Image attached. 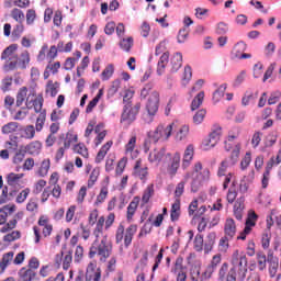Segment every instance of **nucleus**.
<instances>
[{
	"mask_svg": "<svg viewBox=\"0 0 281 281\" xmlns=\"http://www.w3.org/2000/svg\"><path fill=\"white\" fill-rule=\"evenodd\" d=\"M192 159H194V145H188L183 154L182 168H188Z\"/></svg>",
	"mask_w": 281,
	"mask_h": 281,
	"instance_id": "obj_22",
	"label": "nucleus"
},
{
	"mask_svg": "<svg viewBox=\"0 0 281 281\" xmlns=\"http://www.w3.org/2000/svg\"><path fill=\"white\" fill-rule=\"evenodd\" d=\"M155 196V184H148L146 189L143 191L142 195V205H148L150 203V199Z\"/></svg>",
	"mask_w": 281,
	"mask_h": 281,
	"instance_id": "obj_24",
	"label": "nucleus"
},
{
	"mask_svg": "<svg viewBox=\"0 0 281 281\" xmlns=\"http://www.w3.org/2000/svg\"><path fill=\"white\" fill-rule=\"evenodd\" d=\"M26 98H27V87L20 88L16 94V106H21L25 102Z\"/></svg>",
	"mask_w": 281,
	"mask_h": 281,
	"instance_id": "obj_46",
	"label": "nucleus"
},
{
	"mask_svg": "<svg viewBox=\"0 0 281 281\" xmlns=\"http://www.w3.org/2000/svg\"><path fill=\"white\" fill-rule=\"evenodd\" d=\"M57 146H59V147L55 151V161L56 162L60 161V159H63V157H65V153H67V150H69L67 147L61 145L60 142L57 143Z\"/></svg>",
	"mask_w": 281,
	"mask_h": 281,
	"instance_id": "obj_50",
	"label": "nucleus"
},
{
	"mask_svg": "<svg viewBox=\"0 0 281 281\" xmlns=\"http://www.w3.org/2000/svg\"><path fill=\"white\" fill-rule=\"evenodd\" d=\"M258 221V214H256V212H251L248 214V217L246 220V224L245 227H248V229H254V227H256V223Z\"/></svg>",
	"mask_w": 281,
	"mask_h": 281,
	"instance_id": "obj_48",
	"label": "nucleus"
},
{
	"mask_svg": "<svg viewBox=\"0 0 281 281\" xmlns=\"http://www.w3.org/2000/svg\"><path fill=\"white\" fill-rule=\"evenodd\" d=\"M137 234V225L131 224L128 228L124 227V224L120 223L115 231V243L116 245H121L124 243V247L128 249L133 244V238Z\"/></svg>",
	"mask_w": 281,
	"mask_h": 281,
	"instance_id": "obj_5",
	"label": "nucleus"
},
{
	"mask_svg": "<svg viewBox=\"0 0 281 281\" xmlns=\"http://www.w3.org/2000/svg\"><path fill=\"white\" fill-rule=\"evenodd\" d=\"M20 179H23V173L11 172L7 177V183L9 186H14V183H16Z\"/></svg>",
	"mask_w": 281,
	"mask_h": 281,
	"instance_id": "obj_62",
	"label": "nucleus"
},
{
	"mask_svg": "<svg viewBox=\"0 0 281 281\" xmlns=\"http://www.w3.org/2000/svg\"><path fill=\"white\" fill-rule=\"evenodd\" d=\"M47 120V110H43L37 119H36V123H35V131L37 133H41V131H43L44 126H45V122Z\"/></svg>",
	"mask_w": 281,
	"mask_h": 281,
	"instance_id": "obj_34",
	"label": "nucleus"
},
{
	"mask_svg": "<svg viewBox=\"0 0 281 281\" xmlns=\"http://www.w3.org/2000/svg\"><path fill=\"white\" fill-rule=\"evenodd\" d=\"M19 131V123L9 122L2 126V134L10 135L11 133H16Z\"/></svg>",
	"mask_w": 281,
	"mask_h": 281,
	"instance_id": "obj_41",
	"label": "nucleus"
},
{
	"mask_svg": "<svg viewBox=\"0 0 281 281\" xmlns=\"http://www.w3.org/2000/svg\"><path fill=\"white\" fill-rule=\"evenodd\" d=\"M227 273H229V263L224 262L222 263L220 270H218V280L220 281H227Z\"/></svg>",
	"mask_w": 281,
	"mask_h": 281,
	"instance_id": "obj_49",
	"label": "nucleus"
},
{
	"mask_svg": "<svg viewBox=\"0 0 281 281\" xmlns=\"http://www.w3.org/2000/svg\"><path fill=\"white\" fill-rule=\"evenodd\" d=\"M201 170L203 171L201 172ZM194 172H196L198 177L200 178L192 181L191 192H199V189L201 188V182L210 179V169H203V164L199 161L194 165Z\"/></svg>",
	"mask_w": 281,
	"mask_h": 281,
	"instance_id": "obj_10",
	"label": "nucleus"
},
{
	"mask_svg": "<svg viewBox=\"0 0 281 281\" xmlns=\"http://www.w3.org/2000/svg\"><path fill=\"white\" fill-rule=\"evenodd\" d=\"M249 261L245 251L234 250L231 256V269L227 273V281H245Z\"/></svg>",
	"mask_w": 281,
	"mask_h": 281,
	"instance_id": "obj_1",
	"label": "nucleus"
},
{
	"mask_svg": "<svg viewBox=\"0 0 281 281\" xmlns=\"http://www.w3.org/2000/svg\"><path fill=\"white\" fill-rule=\"evenodd\" d=\"M207 212V206L200 205L199 206V200H193L188 207V214L189 216H193V218H201L203 214Z\"/></svg>",
	"mask_w": 281,
	"mask_h": 281,
	"instance_id": "obj_15",
	"label": "nucleus"
},
{
	"mask_svg": "<svg viewBox=\"0 0 281 281\" xmlns=\"http://www.w3.org/2000/svg\"><path fill=\"white\" fill-rule=\"evenodd\" d=\"M186 183L187 181L182 180L176 186L175 199H181V196H183V192H186Z\"/></svg>",
	"mask_w": 281,
	"mask_h": 281,
	"instance_id": "obj_56",
	"label": "nucleus"
},
{
	"mask_svg": "<svg viewBox=\"0 0 281 281\" xmlns=\"http://www.w3.org/2000/svg\"><path fill=\"white\" fill-rule=\"evenodd\" d=\"M98 177H100V169L95 168L91 171L90 177L88 179V188H93V186H95Z\"/></svg>",
	"mask_w": 281,
	"mask_h": 281,
	"instance_id": "obj_57",
	"label": "nucleus"
},
{
	"mask_svg": "<svg viewBox=\"0 0 281 281\" xmlns=\"http://www.w3.org/2000/svg\"><path fill=\"white\" fill-rule=\"evenodd\" d=\"M280 98H281V91L280 90H274L270 93V97L268 99V104H278V102H280Z\"/></svg>",
	"mask_w": 281,
	"mask_h": 281,
	"instance_id": "obj_63",
	"label": "nucleus"
},
{
	"mask_svg": "<svg viewBox=\"0 0 281 281\" xmlns=\"http://www.w3.org/2000/svg\"><path fill=\"white\" fill-rule=\"evenodd\" d=\"M82 258H85V247L78 245L75 249V262L77 265L82 262Z\"/></svg>",
	"mask_w": 281,
	"mask_h": 281,
	"instance_id": "obj_59",
	"label": "nucleus"
},
{
	"mask_svg": "<svg viewBox=\"0 0 281 281\" xmlns=\"http://www.w3.org/2000/svg\"><path fill=\"white\" fill-rule=\"evenodd\" d=\"M34 21H36V10L29 9L26 11V25H34Z\"/></svg>",
	"mask_w": 281,
	"mask_h": 281,
	"instance_id": "obj_64",
	"label": "nucleus"
},
{
	"mask_svg": "<svg viewBox=\"0 0 281 281\" xmlns=\"http://www.w3.org/2000/svg\"><path fill=\"white\" fill-rule=\"evenodd\" d=\"M203 235L202 234H198L195 235L194 237V240H193V249H195V251H203Z\"/></svg>",
	"mask_w": 281,
	"mask_h": 281,
	"instance_id": "obj_54",
	"label": "nucleus"
},
{
	"mask_svg": "<svg viewBox=\"0 0 281 281\" xmlns=\"http://www.w3.org/2000/svg\"><path fill=\"white\" fill-rule=\"evenodd\" d=\"M221 127L214 130L209 136L206 146H209L210 148H214V146H216V144H218L221 139Z\"/></svg>",
	"mask_w": 281,
	"mask_h": 281,
	"instance_id": "obj_30",
	"label": "nucleus"
},
{
	"mask_svg": "<svg viewBox=\"0 0 281 281\" xmlns=\"http://www.w3.org/2000/svg\"><path fill=\"white\" fill-rule=\"evenodd\" d=\"M21 281H35L36 272L32 269L22 268L19 272Z\"/></svg>",
	"mask_w": 281,
	"mask_h": 281,
	"instance_id": "obj_29",
	"label": "nucleus"
},
{
	"mask_svg": "<svg viewBox=\"0 0 281 281\" xmlns=\"http://www.w3.org/2000/svg\"><path fill=\"white\" fill-rule=\"evenodd\" d=\"M22 137L23 139H34V137H36V130L34 125H26L22 130Z\"/></svg>",
	"mask_w": 281,
	"mask_h": 281,
	"instance_id": "obj_39",
	"label": "nucleus"
},
{
	"mask_svg": "<svg viewBox=\"0 0 281 281\" xmlns=\"http://www.w3.org/2000/svg\"><path fill=\"white\" fill-rule=\"evenodd\" d=\"M64 252H59L55 256V265L60 268L63 266L64 271H69L71 268V262H74V251L68 250L64 256Z\"/></svg>",
	"mask_w": 281,
	"mask_h": 281,
	"instance_id": "obj_11",
	"label": "nucleus"
},
{
	"mask_svg": "<svg viewBox=\"0 0 281 281\" xmlns=\"http://www.w3.org/2000/svg\"><path fill=\"white\" fill-rule=\"evenodd\" d=\"M133 176L136 179H139L142 183H146V181H148V167L144 166L142 158L136 160Z\"/></svg>",
	"mask_w": 281,
	"mask_h": 281,
	"instance_id": "obj_14",
	"label": "nucleus"
},
{
	"mask_svg": "<svg viewBox=\"0 0 281 281\" xmlns=\"http://www.w3.org/2000/svg\"><path fill=\"white\" fill-rule=\"evenodd\" d=\"M45 99L43 94H38L33 101L26 100L27 109L34 108L35 113H43V103Z\"/></svg>",
	"mask_w": 281,
	"mask_h": 281,
	"instance_id": "obj_19",
	"label": "nucleus"
},
{
	"mask_svg": "<svg viewBox=\"0 0 281 281\" xmlns=\"http://www.w3.org/2000/svg\"><path fill=\"white\" fill-rule=\"evenodd\" d=\"M150 232H153V224L150 223V218H149L148 221L145 222L144 226L140 228L138 238L147 236V234H150Z\"/></svg>",
	"mask_w": 281,
	"mask_h": 281,
	"instance_id": "obj_58",
	"label": "nucleus"
},
{
	"mask_svg": "<svg viewBox=\"0 0 281 281\" xmlns=\"http://www.w3.org/2000/svg\"><path fill=\"white\" fill-rule=\"evenodd\" d=\"M146 111L149 117H155L159 111V92L153 91L147 99Z\"/></svg>",
	"mask_w": 281,
	"mask_h": 281,
	"instance_id": "obj_12",
	"label": "nucleus"
},
{
	"mask_svg": "<svg viewBox=\"0 0 281 281\" xmlns=\"http://www.w3.org/2000/svg\"><path fill=\"white\" fill-rule=\"evenodd\" d=\"M95 223L97 224L93 229V236L95 238H100V236H102V234H104V223L106 224L104 216H100Z\"/></svg>",
	"mask_w": 281,
	"mask_h": 281,
	"instance_id": "obj_32",
	"label": "nucleus"
},
{
	"mask_svg": "<svg viewBox=\"0 0 281 281\" xmlns=\"http://www.w3.org/2000/svg\"><path fill=\"white\" fill-rule=\"evenodd\" d=\"M16 212V205L7 204L0 209V225L3 227L0 228V234H8V232H12V229H16V225H19V221L16 218H12L8 222V216L14 214Z\"/></svg>",
	"mask_w": 281,
	"mask_h": 281,
	"instance_id": "obj_4",
	"label": "nucleus"
},
{
	"mask_svg": "<svg viewBox=\"0 0 281 281\" xmlns=\"http://www.w3.org/2000/svg\"><path fill=\"white\" fill-rule=\"evenodd\" d=\"M136 146H137V135H132L124 146L125 155H133V151L135 150Z\"/></svg>",
	"mask_w": 281,
	"mask_h": 281,
	"instance_id": "obj_37",
	"label": "nucleus"
},
{
	"mask_svg": "<svg viewBox=\"0 0 281 281\" xmlns=\"http://www.w3.org/2000/svg\"><path fill=\"white\" fill-rule=\"evenodd\" d=\"M114 71L115 68L113 67V65H108L101 74L102 80H109L113 76Z\"/></svg>",
	"mask_w": 281,
	"mask_h": 281,
	"instance_id": "obj_60",
	"label": "nucleus"
},
{
	"mask_svg": "<svg viewBox=\"0 0 281 281\" xmlns=\"http://www.w3.org/2000/svg\"><path fill=\"white\" fill-rule=\"evenodd\" d=\"M142 201V198L139 195H135L126 209V221L127 223H133V218L135 214H137V209L139 207V202Z\"/></svg>",
	"mask_w": 281,
	"mask_h": 281,
	"instance_id": "obj_16",
	"label": "nucleus"
},
{
	"mask_svg": "<svg viewBox=\"0 0 281 281\" xmlns=\"http://www.w3.org/2000/svg\"><path fill=\"white\" fill-rule=\"evenodd\" d=\"M232 166L234 165H232L227 159L222 160L217 169V177H225L226 175H229V168H232Z\"/></svg>",
	"mask_w": 281,
	"mask_h": 281,
	"instance_id": "obj_35",
	"label": "nucleus"
},
{
	"mask_svg": "<svg viewBox=\"0 0 281 281\" xmlns=\"http://www.w3.org/2000/svg\"><path fill=\"white\" fill-rule=\"evenodd\" d=\"M222 257L221 255H214L210 265H207L204 271L201 273V267H194L191 270V280L192 281H206L212 278L218 265H221Z\"/></svg>",
	"mask_w": 281,
	"mask_h": 281,
	"instance_id": "obj_3",
	"label": "nucleus"
},
{
	"mask_svg": "<svg viewBox=\"0 0 281 281\" xmlns=\"http://www.w3.org/2000/svg\"><path fill=\"white\" fill-rule=\"evenodd\" d=\"M170 159L171 160L167 168V172L169 176L175 177L181 166V154L176 151Z\"/></svg>",
	"mask_w": 281,
	"mask_h": 281,
	"instance_id": "obj_17",
	"label": "nucleus"
},
{
	"mask_svg": "<svg viewBox=\"0 0 281 281\" xmlns=\"http://www.w3.org/2000/svg\"><path fill=\"white\" fill-rule=\"evenodd\" d=\"M49 168H52V160H49V158H46L40 165V168L37 170L38 177H47Z\"/></svg>",
	"mask_w": 281,
	"mask_h": 281,
	"instance_id": "obj_33",
	"label": "nucleus"
},
{
	"mask_svg": "<svg viewBox=\"0 0 281 281\" xmlns=\"http://www.w3.org/2000/svg\"><path fill=\"white\" fill-rule=\"evenodd\" d=\"M190 80H192V67L186 66L183 77H182L183 87H187V85L190 83Z\"/></svg>",
	"mask_w": 281,
	"mask_h": 281,
	"instance_id": "obj_55",
	"label": "nucleus"
},
{
	"mask_svg": "<svg viewBox=\"0 0 281 281\" xmlns=\"http://www.w3.org/2000/svg\"><path fill=\"white\" fill-rule=\"evenodd\" d=\"M106 196H109V188L102 187L100 190V193L97 195V199L94 201V205H102L104 201H106Z\"/></svg>",
	"mask_w": 281,
	"mask_h": 281,
	"instance_id": "obj_43",
	"label": "nucleus"
},
{
	"mask_svg": "<svg viewBox=\"0 0 281 281\" xmlns=\"http://www.w3.org/2000/svg\"><path fill=\"white\" fill-rule=\"evenodd\" d=\"M203 100H205V92H199L195 98L191 102V111H196L201 104H203Z\"/></svg>",
	"mask_w": 281,
	"mask_h": 281,
	"instance_id": "obj_40",
	"label": "nucleus"
},
{
	"mask_svg": "<svg viewBox=\"0 0 281 281\" xmlns=\"http://www.w3.org/2000/svg\"><path fill=\"white\" fill-rule=\"evenodd\" d=\"M11 18L13 19V21H16V23H23V21H25V13L19 9V8H14L11 10Z\"/></svg>",
	"mask_w": 281,
	"mask_h": 281,
	"instance_id": "obj_42",
	"label": "nucleus"
},
{
	"mask_svg": "<svg viewBox=\"0 0 281 281\" xmlns=\"http://www.w3.org/2000/svg\"><path fill=\"white\" fill-rule=\"evenodd\" d=\"M205 115H207V111H205L204 109L199 110L193 115V123L196 125L203 124V121L205 120Z\"/></svg>",
	"mask_w": 281,
	"mask_h": 281,
	"instance_id": "obj_52",
	"label": "nucleus"
},
{
	"mask_svg": "<svg viewBox=\"0 0 281 281\" xmlns=\"http://www.w3.org/2000/svg\"><path fill=\"white\" fill-rule=\"evenodd\" d=\"M225 91H227V83L221 85L213 93V102H221V99L225 95Z\"/></svg>",
	"mask_w": 281,
	"mask_h": 281,
	"instance_id": "obj_45",
	"label": "nucleus"
},
{
	"mask_svg": "<svg viewBox=\"0 0 281 281\" xmlns=\"http://www.w3.org/2000/svg\"><path fill=\"white\" fill-rule=\"evenodd\" d=\"M74 153L76 155H80L83 157V159H89V148H87V145L85 143H78L72 147Z\"/></svg>",
	"mask_w": 281,
	"mask_h": 281,
	"instance_id": "obj_31",
	"label": "nucleus"
},
{
	"mask_svg": "<svg viewBox=\"0 0 281 281\" xmlns=\"http://www.w3.org/2000/svg\"><path fill=\"white\" fill-rule=\"evenodd\" d=\"M183 65V55L181 53H176L170 59L171 74H177L181 66Z\"/></svg>",
	"mask_w": 281,
	"mask_h": 281,
	"instance_id": "obj_21",
	"label": "nucleus"
},
{
	"mask_svg": "<svg viewBox=\"0 0 281 281\" xmlns=\"http://www.w3.org/2000/svg\"><path fill=\"white\" fill-rule=\"evenodd\" d=\"M170 59V53L166 52L164 53L159 60H158V66H157V74L158 76H162L164 72L166 71V66L168 65V60Z\"/></svg>",
	"mask_w": 281,
	"mask_h": 281,
	"instance_id": "obj_27",
	"label": "nucleus"
},
{
	"mask_svg": "<svg viewBox=\"0 0 281 281\" xmlns=\"http://www.w3.org/2000/svg\"><path fill=\"white\" fill-rule=\"evenodd\" d=\"M21 238V233L19 231H13L3 236V243H14Z\"/></svg>",
	"mask_w": 281,
	"mask_h": 281,
	"instance_id": "obj_51",
	"label": "nucleus"
},
{
	"mask_svg": "<svg viewBox=\"0 0 281 281\" xmlns=\"http://www.w3.org/2000/svg\"><path fill=\"white\" fill-rule=\"evenodd\" d=\"M271 245V231L266 229L261 235L262 249H269Z\"/></svg>",
	"mask_w": 281,
	"mask_h": 281,
	"instance_id": "obj_44",
	"label": "nucleus"
},
{
	"mask_svg": "<svg viewBox=\"0 0 281 281\" xmlns=\"http://www.w3.org/2000/svg\"><path fill=\"white\" fill-rule=\"evenodd\" d=\"M142 109V103H136L134 106L128 105L126 103L123 108V112L121 114L120 123L124 128H128L135 120H137V115H139V110Z\"/></svg>",
	"mask_w": 281,
	"mask_h": 281,
	"instance_id": "obj_8",
	"label": "nucleus"
},
{
	"mask_svg": "<svg viewBox=\"0 0 281 281\" xmlns=\"http://www.w3.org/2000/svg\"><path fill=\"white\" fill-rule=\"evenodd\" d=\"M113 142H108L100 148L95 157V164H102V161H104V157H106V153L111 150Z\"/></svg>",
	"mask_w": 281,
	"mask_h": 281,
	"instance_id": "obj_28",
	"label": "nucleus"
},
{
	"mask_svg": "<svg viewBox=\"0 0 281 281\" xmlns=\"http://www.w3.org/2000/svg\"><path fill=\"white\" fill-rule=\"evenodd\" d=\"M71 144H78V134H75L74 132H67L64 138L63 146L69 149L71 148Z\"/></svg>",
	"mask_w": 281,
	"mask_h": 281,
	"instance_id": "obj_36",
	"label": "nucleus"
},
{
	"mask_svg": "<svg viewBox=\"0 0 281 281\" xmlns=\"http://www.w3.org/2000/svg\"><path fill=\"white\" fill-rule=\"evenodd\" d=\"M19 49V45L11 44L1 54V60H9L4 65L5 71H14L19 65V55L14 54Z\"/></svg>",
	"mask_w": 281,
	"mask_h": 281,
	"instance_id": "obj_9",
	"label": "nucleus"
},
{
	"mask_svg": "<svg viewBox=\"0 0 281 281\" xmlns=\"http://www.w3.org/2000/svg\"><path fill=\"white\" fill-rule=\"evenodd\" d=\"M133 45H135V40L133 38V36L121 37L119 42L120 48L127 54L131 52V49H133Z\"/></svg>",
	"mask_w": 281,
	"mask_h": 281,
	"instance_id": "obj_26",
	"label": "nucleus"
},
{
	"mask_svg": "<svg viewBox=\"0 0 281 281\" xmlns=\"http://www.w3.org/2000/svg\"><path fill=\"white\" fill-rule=\"evenodd\" d=\"M83 276L86 281L102 280V269L98 268V263L95 261H90Z\"/></svg>",
	"mask_w": 281,
	"mask_h": 281,
	"instance_id": "obj_13",
	"label": "nucleus"
},
{
	"mask_svg": "<svg viewBox=\"0 0 281 281\" xmlns=\"http://www.w3.org/2000/svg\"><path fill=\"white\" fill-rule=\"evenodd\" d=\"M216 243V233L211 232L206 236V243L204 244V251L205 254H210V250L214 247V244Z\"/></svg>",
	"mask_w": 281,
	"mask_h": 281,
	"instance_id": "obj_38",
	"label": "nucleus"
},
{
	"mask_svg": "<svg viewBox=\"0 0 281 281\" xmlns=\"http://www.w3.org/2000/svg\"><path fill=\"white\" fill-rule=\"evenodd\" d=\"M173 126L175 123H170L169 125L160 123L155 130L148 132L147 137L154 144H157V142H168L170 135H172Z\"/></svg>",
	"mask_w": 281,
	"mask_h": 281,
	"instance_id": "obj_7",
	"label": "nucleus"
},
{
	"mask_svg": "<svg viewBox=\"0 0 281 281\" xmlns=\"http://www.w3.org/2000/svg\"><path fill=\"white\" fill-rule=\"evenodd\" d=\"M113 254V243L109 240L108 235H103L101 240L100 238H95L90 246L88 256L89 258L99 257L100 262H106L111 255Z\"/></svg>",
	"mask_w": 281,
	"mask_h": 281,
	"instance_id": "obj_2",
	"label": "nucleus"
},
{
	"mask_svg": "<svg viewBox=\"0 0 281 281\" xmlns=\"http://www.w3.org/2000/svg\"><path fill=\"white\" fill-rule=\"evenodd\" d=\"M37 225L41 228H38V226H33L35 245H38V243H41V232L44 238H49V236H52V232H54V225L49 223V217H47V215H41L37 221Z\"/></svg>",
	"mask_w": 281,
	"mask_h": 281,
	"instance_id": "obj_6",
	"label": "nucleus"
},
{
	"mask_svg": "<svg viewBox=\"0 0 281 281\" xmlns=\"http://www.w3.org/2000/svg\"><path fill=\"white\" fill-rule=\"evenodd\" d=\"M46 93H49L52 98H56V95H58V83H54V81H48Z\"/></svg>",
	"mask_w": 281,
	"mask_h": 281,
	"instance_id": "obj_61",
	"label": "nucleus"
},
{
	"mask_svg": "<svg viewBox=\"0 0 281 281\" xmlns=\"http://www.w3.org/2000/svg\"><path fill=\"white\" fill-rule=\"evenodd\" d=\"M258 98V92H252V91H246L245 95L241 99V104L244 106H247L251 100H256Z\"/></svg>",
	"mask_w": 281,
	"mask_h": 281,
	"instance_id": "obj_53",
	"label": "nucleus"
},
{
	"mask_svg": "<svg viewBox=\"0 0 281 281\" xmlns=\"http://www.w3.org/2000/svg\"><path fill=\"white\" fill-rule=\"evenodd\" d=\"M42 148L43 144L41 140H33L24 147V150H26L29 155H41Z\"/></svg>",
	"mask_w": 281,
	"mask_h": 281,
	"instance_id": "obj_25",
	"label": "nucleus"
},
{
	"mask_svg": "<svg viewBox=\"0 0 281 281\" xmlns=\"http://www.w3.org/2000/svg\"><path fill=\"white\" fill-rule=\"evenodd\" d=\"M180 216H181V199H176L170 210V218L172 223H176V221H179Z\"/></svg>",
	"mask_w": 281,
	"mask_h": 281,
	"instance_id": "obj_23",
	"label": "nucleus"
},
{
	"mask_svg": "<svg viewBox=\"0 0 281 281\" xmlns=\"http://www.w3.org/2000/svg\"><path fill=\"white\" fill-rule=\"evenodd\" d=\"M164 157H166V148L154 149L149 153L148 161L149 164H160Z\"/></svg>",
	"mask_w": 281,
	"mask_h": 281,
	"instance_id": "obj_20",
	"label": "nucleus"
},
{
	"mask_svg": "<svg viewBox=\"0 0 281 281\" xmlns=\"http://www.w3.org/2000/svg\"><path fill=\"white\" fill-rule=\"evenodd\" d=\"M238 232V228L236 226V221L234 218L228 217L226 218L224 223V236H227V238H236V233Z\"/></svg>",
	"mask_w": 281,
	"mask_h": 281,
	"instance_id": "obj_18",
	"label": "nucleus"
},
{
	"mask_svg": "<svg viewBox=\"0 0 281 281\" xmlns=\"http://www.w3.org/2000/svg\"><path fill=\"white\" fill-rule=\"evenodd\" d=\"M23 32H25V26L23 25V23H18L13 27V31L11 33L13 41H19V38H21V35L23 34Z\"/></svg>",
	"mask_w": 281,
	"mask_h": 281,
	"instance_id": "obj_47",
	"label": "nucleus"
}]
</instances>
